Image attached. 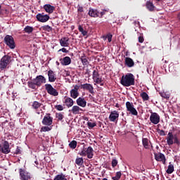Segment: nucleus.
<instances>
[{
	"mask_svg": "<svg viewBox=\"0 0 180 180\" xmlns=\"http://www.w3.org/2000/svg\"><path fill=\"white\" fill-rule=\"evenodd\" d=\"M33 81L37 86H41V84H46V77L43 75H38L33 79Z\"/></svg>",
	"mask_w": 180,
	"mask_h": 180,
	"instance_id": "obj_12",
	"label": "nucleus"
},
{
	"mask_svg": "<svg viewBox=\"0 0 180 180\" xmlns=\"http://www.w3.org/2000/svg\"><path fill=\"white\" fill-rule=\"evenodd\" d=\"M78 154L82 157H86V148H84L83 150L78 153Z\"/></svg>",
	"mask_w": 180,
	"mask_h": 180,
	"instance_id": "obj_44",
	"label": "nucleus"
},
{
	"mask_svg": "<svg viewBox=\"0 0 180 180\" xmlns=\"http://www.w3.org/2000/svg\"><path fill=\"white\" fill-rule=\"evenodd\" d=\"M53 180H67V178H65V175L60 174H57Z\"/></svg>",
	"mask_w": 180,
	"mask_h": 180,
	"instance_id": "obj_35",
	"label": "nucleus"
},
{
	"mask_svg": "<svg viewBox=\"0 0 180 180\" xmlns=\"http://www.w3.org/2000/svg\"><path fill=\"white\" fill-rule=\"evenodd\" d=\"M99 15H101V18H102V16H103V15H105V12L102 11V12L99 13Z\"/></svg>",
	"mask_w": 180,
	"mask_h": 180,
	"instance_id": "obj_58",
	"label": "nucleus"
},
{
	"mask_svg": "<svg viewBox=\"0 0 180 180\" xmlns=\"http://www.w3.org/2000/svg\"><path fill=\"white\" fill-rule=\"evenodd\" d=\"M78 30H79V32H81V33L83 36H86V34H88V32L84 30V28L81 25H79Z\"/></svg>",
	"mask_w": 180,
	"mask_h": 180,
	"instance_id": "obj_41",
	"label": "nucleus"
},
{
	"mask_svg": "<svg viewBox=\"0 0 180 180\" xmlns=\"http://www.w3.org/2000/svg\"><path fill=\"white\" fill-rule=\"evenodd\" d=\"M41 123L44 126H51V124H53V117H51V114L46 113Z\"/></svg>",
	"mask_w": 180,
	"mask_h": 180,
	"instance_id": "obj_8",
	"label": "nucleus"
},
{
	"mask_svg": "<svg viewBox=\"0 0 180 180\" xmlns=\"http://www.w3.org/2000/svg\"><path fill=\"white\" fill-rule=\"evenodd\" d=\"M41 103H39V101L32 102V108L35 110L37 115H40V111H39V108H41Z\"/></svg>",
	"mask_w": 180,
	"mask_h": 180,
	"instance_id": "obj_17",
	"label": "nucleus"
},
{
	"mask_svg": "<svg viewBox=\"0 0 180 180\" xmlns=\"http://www.w3.org/2000/svg\"><path fill=\"white\" fill-rule=\"evenodd\" d=\"M150 121L153 124H158L160 123V115L150 111Z\"/></svg>",
	"mask_w": 180,
	"mask_h": 180,
	"instance_id": "obj_10",
	"label": "nucleus"
},
{
	"mask_svg": "<svg viewBox=\"0 0 180 180\" xmlns=\"http://www.w3.org/2000/svg\"><path fill=\"white\" fill-rule=\"evenodd\" d=\"M112 37H113V35H112V34H108L105 37V39H108V43H110V41H112Z\"/></svg>",
	"mask_w": 180,
	"mask_h": 180,
	"instance_id": "obj_48",
	"label": "nucleus"
},
{
	"mask_svg": "<svg viewBox=\"0 0 180 180\" xmlns=\"http://www.w3.org/2000/svg\"><path fill=\"white\" fill-rule=\"evenodd\" d=\"M44 9L47 13L51 14L53 12H54L56 7H54V6H51V4H45L44 6Z\"/></svg>",
	"mask_w": 180,
	"mask_h": 180,
	"instance_id": "obj_21",
	"label": "nucleus"
},
{
	"mask_svg": "<svg viewBox=\"0 0 180 180\" xmlns=\"http://www.w3.org/2000/svg\"><path fill=\"white\" fill-rule=\"evenodd\" d=\"M77 11L80 13L84 12V8L81 6H77Z\"/></svg>",
	"mask_w": 180,
	"mask_h": 180,
	"instance_id": "obj_55",
	"label": "nucleus"
},
{
	"mask_svg": "<svg viewBox=\"0 0 180 180\" xmlns=\"http://www.w3.org/2000/svg\"><path fill=\"white\" fill-rule=\"evenodd\" d=\"M45 89L51 96H58V91L53 86L50 84H45Z\"/></svg>",
	"mask_w": 180,
	"mask_h": 180,
	"instance_id": "obj_6",
	"label": "nucleus"
},
{
	"mask_svg": "<svg viewBox=\"0 0 180 180\" xmlns=\"http://www.w3.org/2000/svg\"><path fill=\"white\" fill-rule=\"evenodd\" d=\"M51 129H53L51 125V126L46 125L45 127H42L41 128L40 131H44V133H46V131H50L51 130Z\"/></svg>",
	"mask_w": 180,
	"mask_h": 180,
	"instance_id": "obj_38",
	"label": "nucleus"
},
{
	"mask_svg": "<svg viewBox=\"0 0 180 180\" xmlns=\"http://www.w3.org/2000/svg\"><path fill=\"white\" fill-rule=\"evenodd\" d=\"M155 158L156 161H160L162 164L165 165V162L167 160L165 159V155L161 153H155Z\"/></svg>",
	"mask_w": 180,
	"mask_h": 180,
	"instance_id": "obj_16",
	"label": "nucleus"
},
{
	"mask_svg": "<svg viewBox=\"0 0 180 180\" xmlns=\"http://www.w3.org/2000/svg\"><path fill=\"white\" fill-rule=\"evenodd\" d=\"M42 29L46 32H53V27H50V25H44L42 27Z\"/></svg>",
	"mask_w": 180,
	"mask_h": 180,
	"instance_id": "obj_45",
	"label": "nucleus"
},
{
	"mask_svg": "<svg viewBox=\"0 0 180 180\" xmlns=\"http://www.w3.org/2000/svg\"><path fill=\"white\" fill-rule=\"evenodd\" d=\"M7 137H8V139H11V137H12V136L8 135Z\"/></svg>",
	"mask_w": 180,
	"mask_h": 180,
	"instance_id": "obj_60",
	"label": "nucleus"
},
{
	"mask_svg": "<svg viewBox=\"0 0 180 180\" xmlns=\"http://www.w3.org/2000/svg\"><path fill=\"white\" fill-rule=\"evenodd\" d=\"M33 30H34V29L33 28V27H30L29 25H27L25 28H24V32L25 33H27L28 34H30V33L33 32Z\"/></svg>",
	"mask_w": 180,
	"mask_h": 180,
	"instance_id": "obj_32",
	"label": "nucleus"
},
{
	"mask_svg": "<svg viewBox=\"0 0 180 180\" xmlns=\"http://www.w3.org/2000/svg\"><path fill=\"white\" fill-rule=\"evenodd\" d=\"M146 7L149 12H154L155 11V6H154V4L151 1H146Z\"/></svg>",
	"mask_w": 180,
	"mask_h": 180,
	"instance_id": "obj_23",
	"label": "nucleus"
},
{
	"mask_svg": "<svg viewBox=\"0 0 180 180\" xmlns=\"http://www.w3.org/2000/svg\"><path fill=\"white\" fill-rule=\"evenodd\" d=\"M14 154H16V155L22 154V150H20V148H19V146H17V148Z\"/></svg>",
	"mask_w": 180,
	"mask_h": 180,
	"instance_id": "obj_54",
	"label": "nucleus"
},
{
	"mask_svg": "<svg viewBox=\"0 0 180 180\" xmlns=\"http://www.w3.org/2000/svg\"><path fill=\"white\" fill-rule=\"evenodd\" d=\"M80 86L78 85H75L74 89L70 91V96L73 99H77V96H79V93L78 90L79 89Z\"/></svg>",
	"mask_w": 180,
	"mask_h": 180,
	"instance_id": "obj_13",
	"label": "nucleus"
},
{
	"mask_svg": "<svg viewBox=\"0 0 180 180\" xmlns=\"http://www.w3.org/2000/svg\"><path fill=\"white\" fill-rule=\"evenodd\" d=\"M94 82H95L96 84H98L101 85V86H103L105 85V84H103V79H102V77H96L94 80Z\"/></svg>",
	"mask_w": 180,
	"mask_h": 180,
	"instance_id": "obj_31",
	"label": "nucleus"
},
{
	"mask_svg": "<svg viewBox=\"0 0 180 180\" xmlns=\"http://www.w3.org/2000/svg\"><path fill=\"white\" fill-rule=\"evenodd\" d=\"M37 18V20H38V22H41V23H46V22H47L49 20V19H50V16L47 14H44L43 13H38L36 15Z\"/></svg>",
	"mask_w": 180,
	"mask_h": 180,
	"instance_id": "obj_11",
	"label": "nucleus"
},
{
	"mask_svg": "<svg viewBox=\"0 0 180 180\" xmlns=\"http://www.w3.org/2000/svg\"><path fill=\"white\" fill-rule=\"evenodd\" d=\"M125 65L129 68H131V67H134V61L131 58L127 57L125 58Z\"/></svg>",
	"mask_w": 180,
	"mask_h": 180,
	"instance_id": "obj_25",
	"label": "nucleus"
},
{
	"mask_svg": "<svg viewBox=\"0 0 180 180\" xmlns=\"http://www.w3.org/2000/svg\"><path fill=\"white\" fill-rule=\"evenodd\" d=\"M87 126L90 127L91 129H94L95 126H96V123L95 122H87Z\"/></svg>",
	"mask_w": 180,
	"mask_h": 180,
	"instance_id": "obj_50",
	"label": "nucleus"
},
{
	"mask_svg": "<svg viewBox=\"0 0 180 180\" xmlns=\"http://www.w3.org/2000/svg\"><path fill=\"white\" fill-rule=\"evenodd\" d=\"M80 88L84 91H87L88 92H89V94H91V95H95L94 86L89 83L81 84Z\"/></svg>",
	"mask_w": 180,
	"mask_h": 180,
	"instance_id": "obj_9",
	"label": "nucleus"
},
{
	"mask_svg": "<svg viewBox=\"0 0 180 180\" xmlns=\"http://www.w3.org/2000/svg\"><path fill=\"white\" fill-rule=\"evenodd\" d=\"M119 107H120L119 104L117 103V104L115 105V108H119Z\"/></svg>",
	"mask_w": 180,
	"mask_h": 180,
	"instance_id": "obj_59",
	"label": "nucleus"
},
{
	"mask_svg": "<svg viewBox=\"0 0 180 180\" xmlns=\"http://www.w3.org/2000/svg\"><path fill=\"white\" fill-rule=\"evenodd\" d=\"M60 61L62 65H70V64H71V58L69 56H65L63 59H60Z\"/></svg>",
	"mask_w": 180,
	"mask_h": 180,
	"instance_id": "obj_27",
	"label": "nucleus"
},
{
	"mask_svg": "<svg viewBox=\"0 0 180 180\" xmlns=\"http://www.w3.org/2000/svg\"><path fill=\"white\" fill-rule=\"evenodd\" d=\"M89 15L91 18H98L99 16V12L97 10L95 9H90L89 11Z\"/></svg>",
	"mask_w": 180,
	"mask_h": 180,
	"instance_id": "obj_28",
	"label": "nucleus"
},
{
	"mask_svg": "<svg viewBox=\"0 0 180 180\" xmlns=\"http://www.w3.org/2000/svg\"><path fill=\"white\" fill-rule=\"evenodd\" d=\"M56 119H58V120L60 121L63 120V119H64V115H63V113L61 112H57L56 114Z\"/></svg>",
	"mask_w": 180,
	"mask_h": 180,
	"instance_id": "obj_43",
	"label": "nucleus"
},
{
	"mask_svg": "<svg viewBox=\"0 0 180 180\" xmlns=\"http://www.w3.org/2000/svg\"><path fill=\"white\" fill-rule=\"evenodd\" d=\"M141 98H142L143 102H146V101H148L150 99V96H148V94H147L145 91L142 92L140 94Z\"/></svg>",
	"mask_w": 180,
	"mask_h": 180,
	"instance_id": "obj_33",
	"label": "nucleus"
},
{
	"mask_svg": "<svg viewBox=\"0 0 180 180\" xmlns=\"http://www.w3.org/2000/svg\"><path fill=\"white\" fill-rule=\"evenodd\" d=\"M160 96H162V98H164L165 99H169V96L168 94H166L165 92L160 94Z\"/></svg>",
	"mask_w": 180,
	"mask_h": 180,
	"instance_id": "obj_51",
	"label": "nucleus"
},
{
	"mask_svg": "<svg viewBox=\"0 0 180 180\" xmlns=\"http://www.w3.org/2000/svg\"><path fill=\"white\" fill-rule=\"evenodd\" d=\"M56 64L57 65H60V63H58V61H56Z\"/></svg>",
	"mask_w": 180,
	"mask_h": 180,
	"instance_id": "obj_61",
	"label": "nucleus"
},
{
	"mask_svg": "<svg viewBox=\"0 0 180 180\" xmlns=\"http://www.w3.org/2000/svg\"><path fill=\"white\" fill-rule=\"evenodd\" d=\"M18 172L20 180H32V173L27 170L20 168L18 169Z\"/></svg>",
	"mask_w": 180,
	"mask_h": 180,
	"instance_id": "obj_3",
	"label": "nucleus"
},
{
	"mask_svg": "<svg viewBox=\"0 0 180 180\" xmlns=\"http://www.w3.org/2000/svg\"><path fill=\"white\" fill-rule=\"evenodd\" d=\"M108 119L110 122H117L119 120V112L116 110L111 112Z\"/></svg>",
	"mask_w": 180,
	"mask_h": 180,
	"instance_id": "obj_14",
	"label": "nucleus"
},
{
	"mask_svg": "<svg viewBox=\"0 0 180 180\" xmlns=\"http://www.w3.org/2000/svg\"><path fill=\"white\" fill-rule=\"evenodd\" d=\"M59 43L62 47H68L70 46V38L68 37H62L59 40Z\"/></svg>",
	"mask_w": 180,
	"mask_h": 180,
	"instance_id": "obj_15",
	"label": "nucleus"
},
{
	"mask_svg": "<svg viewBox=\"0 0 180 180\" xmlns=\"http://www.w3.org/2000/svg\"><path fill=\"white\" fill-rule=\"evenodd\" d=\"M75 164L78 165V167H82V165H84V158L77 157L75 160Z\"/></svg>",
	"mask_w": 180,
	"mask_h": 180,
	"instance_id": "obj_29",
	"label": "nucleus"
},
{
	"mask_svg": "<svg viewBox=\"0 0 180 180\" xmlns=\"http://www.w3.org/2000/svg\"><path fill=\"white\" fill-rule=\"evenodd\" d=\"M4 140L5 141L2 145L0 144V153H2L3 154H9V153H11V148H9V142L6 141L8 140V138L5 136Z\"/></svg>",
	"mask_w": 180,
	"mask_h": 180,
	"instance_id": "obj_4",
	"label": "nucleus"
},
{
	"mask_svg": "<svg viewBox=\"0 0 180 180\" xmlns=\"http://www.w3.org/2000/svg\"><path fill=\"white\" fill-rule=\"evenodd\" d=\"M120 84L123 86H131L136 84L134 81V75L132 73H127L122 76Z\"/></svg>",
	"mask_w": 180,
	"mask_h": 180,
	"instance_id": "obj_1",
	"label": "nucleus"
},
{
	"mask_svg": "<svg viewBox=\"0 0 180 180\" xmlns=\"http://www.w3.org/2000/svg\"><path fill=\"white\" fill-rule=\"evenodd\" d=\"M174 165H172V164H171V162H169L166 172H167V174H172V172H174Z\"/></svg>",
	"mask_w": 180,
	"mask_h": 180,
	"instance_id": "obj_34",
	"label": "nucleus"
},
{
	"mask_svg": "<svg viewBox=\"0 0 180 180\" xmlns=\"http://www.w3.org/2000/svg\"><path fill=\"white\" fill-rule=\"evenodd\" d=\"M103 180H108V179H106V178H104V179H103Z\"/></svg>",
	"mask_w": 180,
	"mask_h": 180,
	"instance_id": "obj_64",
	"label": "nucleus"
},
{
	"mask_svg": "<svg viewBox=\"0 0 180 180\" xmlns=\"http://www.w3.org/2000/svg\"><path fill=\"white\" fill-rule=\"evenodd\" d=\"M86 153L87 158H94V148H92L91 146L86 148Z\"/></svg>",
	"mask_w": 180,
	"mask_h": 180,
	"instance_id": "obj_26",
	"label": "nucleus"
},
{
	"mask_svg": "<svg viewBox=\"0 0 180 180\" xmlns=\"http://www.w3.org/2000/svg\"><path fill=\"white\" fill-rule=\"evenodd\" d=\"M116 165H117V160L112 159V168H115V167H116Z\"/></svg>",
	"mask_w": 180,
	"mask_h": 180,
	"instance_id": "obj_52",
	"label": "nucleus"
},
{
	"mask_svg": "<svg viewBox=\"0 0 180 180\" xmlns=\"http://www.w3.org/2000/svg\"><path fill=\"white\" fill-rule=\"evenodd\" d=\"M77 141L73 140L69 143V147L72 148V150H75V148H77Z\"/></svg>",
	"mask_w": 180,
	"mask_h": 180,
	"instance_id": "obj_37",
	"label": "nucleus"
},
{
	"mask_svg": "<svg viewBox=\"0 0 180 180\" xmlns=\"http://www.w3.org/2000/svg\"><path fill=\"white\" fill-rule=\"evenodd\" d=\"M125 106L127 108V112H129L131 115H133L134 116H137L139 115V112H137V110L134 108V105L133 103L130 101H127L125 103Z\"/></svg>",
	"mask_w": 180,
	"mask_h": 180,
	"instance_id": "obj_7",
	"label": "nucleus"
},
{
	"mask_svg": "<svg viewBox=\"0 0 180 180\" xmlns=\"http://www.w3.org/2000/svg\"><path fill=\"white\" fill-rule=\"evenodd\" d=\"M59 51H62L63 53H68V50H67L65 48H62L59 50Z\"/></svg>",
	"mask_w": 180,
	"mask_h": 180,
	"instance_id": "obj_56",
	"label": "nucleus"
},
{
	"mask_svg": "<svg viewBox=\"0 0 180 180\" xmlns=\"http://www.w3.org/2000/svg\"><path fill=\"white\" fill-rule=\"evenodd\" d=\"M98 77H101V75H99V72H98V70H94L93 71V75H92L93 80L96 79V78H98Z\"/></svg>",
	"mask_w": 180,
	"mask_h": 180,
	"instance_id": "obj_40",
	"label": "nucleus"
},
{
	"mask_svg": "<svg viewBox=\"0 0 180 180\" xmlns=\"http://www.w3.org/2000/svg\"><path fill=\"white\" fill-rule=\"evenodd\" d=\"M76 103L77 106H81V108H85L86 106V101L84 98L79 97L76 100Z\"/></svg>",
	"mask_w": 180,
	"mask_h": 180,
	"instance_id": "obj_20",
	"label": "nucleus"
},
{
	"mask_svg": "<svg viewBox=\"0 0 180 180\" xmlns=\"http://www.w3.org/2000/svg\"><path fill=\"white\" fill-rule=\"evenodd\" d=\"M173 144H179V139H178V136H174V139L173 140Z\"/></svg>",
	"mask_w": 180,
	"mask_h": 180,
	"instance_id": "obj_53",
	"label": "nucleus"
},
{
	"mask_svg": "<svg viewBox=\"0 0 180 180\" xmlns=\"http://www.w3.org/2000/svg\"><path fill=\"white\" fill-rule=\"evenodd\" d=\"M55 109H56V110L61 111V110H64V107H63V105H55Z\"/></svg>",
	"mask_w": 180,
	"mask_h": 180,
	"instance_id": "obj_47",
	"label": "nucleus"
},
{
	"mask_svg": "<svg viewBox=\"0 0 180 180\" xmlns=\"http://www.w3.org/2000/svg\"><path fill=\"white\" fill-rule=\"evenodd\" d=\"M2 6L0 5V15H1V9Z\"/></svg>",
	"mask_w": 180,
	"mask_h": 180,
	"instance_id": "obj_63",
	"label": "nucleus"
},
{
	"mask_svg": "<svg viewBox=\"0 0 180 180\" xmlns=\"http://www.w3.org/2000/svg\"><path fill=\"white\" fill-rule=\"evenodd\" d=\"M48 77H49V82H56V79H57V77L53 70H49Z\"/></svg>",
	"mask_w": 180,
	"mask_h": 180,
	"instance_id": "obj_22",
	"label": "nucleus"
},
{
	"mask_svg": "<svg viewBox=\"0 0 180 180\" xmlns=\"http://www.w3.org/2000/svg\"><path fill=\"white\" fill-rule=\"evenodd\" d=\"M177 19H178V21L180 22V11L177 14Z\"/></svg>",
	"mask_w": 180,
	"mask_h": 180,
	"instance_id": "obj_57",
	"label": "nucleus"
},
{
	"mask_svg": "<svg viewBox=\"0 0 180 180\" xmlns=\"http://www.w3.org/2000/svg\"><path fill=\"white\" fill-rule=\"evenodd\" d=\"M84 110L82 108H79L78 105H74L71 110H70V112L72 113V115H79L81 114V112H83Z\"/></svg>",
	"mask_w": 180,
	"mask_h": 180,
	"instance_id": "obj_18",
	"label": "nucleus"
},
{
	"mask_svg": "<svg viewBox=\"0 0 180 180\" xmlns=\"http://www.w3.org/2000/svg\"><path fill=\"white\" fill-rule=\"evenodd\" d=\"M138 40L139 43H143L144 42V37L143 36V34H140V35L138 37Z\"/></svg>",
	"mask_w": 180,
	"mask_h": 180,
	"instance_id": "obj_46",
	"label": "nucleus"
},
{
	"mask_svg": "<svg viewBox=\"0 0 180 180\" xmlns=\"http://www.w3.org/2000/svg\"><path fill=\"white\" fill-rule=\"evenodd\" d=\"M28 87L31 89H37V84L34 82V81L32 80L27 82Z\"/></svg>",
	"mask_w": 180,
	"mask_h": 180,
	"instance_id": "obj_30",
	"label": "nucleus"
},
{
	"mask_svg": "<svg viewBox=\"0 0 180 180\" xmlns=\"http://www.w3.org/2000/svg\"><path fill=\"white\" fill-rule=\"evenodd\" d=\"M174 139H175L174 134H172V132H169L167 137L166 138L168 146H172V144H174Z\"/></svg>",
	"mask_w": 180,
	"mask_h": 180,
	"instance_id": "obj_19",
	"label": "nucleus"
},
{
	"mask_svg": "<svg viewBox=\"0 0 180 180\" xmlns=\"http://www.w3.org/2000/svg\"><path fill=\"white\" fill-rule=\"evenodd\" d=\"M81 61L83 65H88V64H89V61H88V58H86V56H82Z\"/></svg>",
	"mask_w": 180,
	"mask_h": 180,
	"instance_id": "obj_39",
	"label": "nucleus"
},
{
	"mask_svg": "<svg viewBox=\"0 0 180 180\" xmlns=\"http://www.w3.org/2000/svg\"><path fill=\"white\" fill-rule=\"evenodd\" d=\"M120 178H122V172H117L116 173L115 176H112V180H119V179H120Z\"/></svg>",
	"mask_w": 180,
	"mask_h": 180,
	"instance_id": "obj_42",
	"label": "nucleus"
},
{
	"mask_svg": "<svg viewBox=\"0 0 180 180\" xmlns=\"http://www.w3.org/2000/svg\"><path fill=\"white\" fill-rule=\"evenodd\" d=\"M4 43L9 47V49H11L13 50L16 47V44H15V39H13V36L11 35H6L4 37Z\"/></svg>",
	"mask_w": 180,
	"mask_h": 180,
	"instance_id": "obj_5",
	"label": "nucleus"
},
{
	"mask_svg": "<svg viewBox=\"0 0 180 180\" xmlns=\"http://www.w3.org/2000/svg\"><path fill=\"white\" fill-rule=\"evenodd\" d=\"M148 142H149V141H148V139H147V138H143L142 139V144L145 148H148V147H150Z\"/></svg>",
	"mask_w": 180,
	"mask_h": 180,
	"instance_id": "obj_36",
	"label": "nucleus"
},
{
	"mask_svg": "<svg viewBox=\"0 0 180 180\" xmlns=\"http://www.w3.org/2000/svg\"><path fill=\"white\" fill-rule=\"evenodd\" d=\"M156 2H161V0H155Z\"/></svg>",
	"mask_w": 180,
	"mask_h": 180,
	"instance_id": "obj_62",
	"label": "nucleus"
},
{
	"mask_svg": "<svg viewBox=\"0 0 180 180\" xmlns=\"http://www.w3.org/2000/svg\"><path fill=\"white\" fill-rule=\"evenodd\" d=\"M12 63V56L8 55L4 56L0 60V70L4 71L8 68V65Z\"/></svg>",
	"mask_w": 180,
	"mask_h": 180,
	"instance_id": "obj_2",
	"label": "nucleus"
},
{
	"mask_svg": "<svg viewBox=\"0 0 180 180\" xmlns=\"http://www.w3.org/2000/svg\"><path fill=\"white\" fill-rule=\"evenodd\" d=\"M157 131H158V134H160V136H165V131H164L162 129H158Z\"/></svg>",
	"mask_w": 180,
	"mask_h": 180,
	"instance_id": "obj_49",
	"label": "nucleus"
},
{
	"mask_svg": "<svg viewBox=\"0 0 180 180\" xmlns=\"http://www.w3.org/2000/svg\"><path fill=\"white\" fill-rule=\"evenodd\" d=\"M64 103L67 108H72L74 105V100L70 97H65Z\"/></svg>",
	"mask_w": 180,
	"mask_h": 180,
	"instance_id": "obj_24",
	"label": "nucleus"
}]
</instances>
